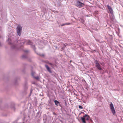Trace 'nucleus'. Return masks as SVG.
Listing matches in <instances>:
<instances>
[{
  "label": "nucleus",
  "mask_w": 123,
  "mask_h": 123,
  "mask_svg": "<svg viewBox=\"0 0 123 123\" xmlns=\"http://www.w3.org/2000/svg\"><path fill=\"white\" fill-rule=\"evenodd\" d=\"M66 25L65 23L64 24H63L62 25H61V26H64V25Z\"/></svg>",
  "instance_id": "6e6552de"
},
{
  "label": "nucleus",
  "mask_w": 123,
  "mask_h": 123,
  "mask_svg": "<svg viewBox=\"0 0 123 123\" xmlns=\"http://www.w3.org/2000/svg\"><path fill=\"white\" fill-rule=\"evenodd\" d=\"M84 5V3L80 2V1H78L77 4V6L80 8L82 7Z\"/></svg>",
  "instance_id": "7ed1b4c3"
},
{
  "label": "nucleus",
  "mask_w": 123,
  "mask_h": 123,
  "mask_svg": "<svg viewBox=\"0 0 123 123\" xmlns=\"http://www.w3.org/2000/svg\"><path fill=\"white\" fill-rule=\"evenodd\" d=\"M64 45L65 46V45L64 44Z\"/></svg>",
  "instance_id": "9d476101"
},
{
  "label": "nucleus",
  "mask_w": 123,
  "mask_h": 123,
  "mask_svg": "<svg viewBox=\"0 0 123 123\" xmlns=\"http://www.w3.org/2000/svg\"><path fill=\"white\" fill-rule=\"evenodd\" d=\"M32 43L30 42V41H28V42L26 43L27 44L31 45Z\"/></svg>",
  "instance_id": "423d86ee"
},
{
  "label": "nucleus",
  "mask_w": 123,
  "mask_h": 123,
  "mask_svg": "<svg viewBox=\"0 0 123 123\" xmlns=\"http://www.w3.org/2000/svg\"><path fill=\"white\" fill-rule=\"evenodd\" d=\"M49 64L50 65H52V64L51 63H49Z\"/></svg>",
  "instance_id": "1a4fd4ad"
},
{
  "label": "nucleus",
  "mask_w": 123,
  "mask_h": 123,
  "mask_svg": "<svg viewBox=\"0 0 123 123\" xmlns=\"http://www.w3.org/2000/svg\"><path fill=\"white\" fill-rule=\"evenodd\" d=\"M70 24H71L69 23H65L66 25H70Z\"/></svg>",
  "instance_id": "0eeeda50"
},
{
  "label": "nucleus",
  "mask_w": 123,
  "mask_h": 123,
  "mask_svg": "<svg viewBox=\"0 0 123 123\" xmlns=\"http://www.w3.org/2000/svg\"><path fill=\"white\" fill-rule=\"evenodd\" d=\"M45 66L47 70L50 73H51L52 72L50 70V68L47 65H45Z\"/></svg>",
  "instance_id": "39448f33"
},
{
  "label": "nucleus",
  "mask_w": 123,
  "mask_h": 123,
  "mask_svg": "<svg viewBox=\"0 0 123 123\" xmlns=\"http://www.w3.org/2000/svg\"><path fill=\"white\" fill-rule=\"evenodd\" d=\"M96 67L99 70H102L100 66L98 61H96L95 63Z\"/></svg>",
  "instance_id": "f03ea898"
},
{
  "label": "nucleus",
  "mask_w": 123,
  "mask_h": 123,
  "mask_svg": "<svg viewBox=\"0 0 123 123\" xmlns=\"http://www.w3.org/2000/svg\"><path fill=\"white\" fill-rule=\"evenodd\" d=\"M22 28L21 26H18L17 28V31L18 35L20 36L21 35Z\"/></svg>",
  "instance_id": "f257e3e1"
},
{
  "label": "nucleus",
  "mask_w": 123,
  "mask_h": 123,
  "mask_svg": "<svg viewBox=\"0 0 123 123\" xmlns=\"http://www.w3.org/2000/svg\"><path fill=\"white\" fill-rule=\"evenodd\" d=\"M107 7L109 9L110 13H112L113 12V11L112 9L111 8V7L109 5H107Z\"/></svg>",
  "instance_id": "20e7f679"
}]
</instances>
